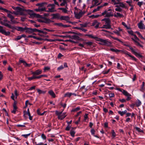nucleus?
Segmentation results:
<instances>
[{
  "instance_id": "nucleus-1",
  "label": "nucleus",
  "mask_w": 145,
  "mask_h": 145,
  "mask_svg": "<svg viewBox=\"0 0 145 145\" xmlns=\"http://www.w3.org/2000/svg\"><path fill=\"white\" fill-rule=\"evenodd\" d=\"M85 36L89 37V38L92 39H97L96 40L98 41H99L100 42L99 44L102 45H105L107 46H110L111 43L110 42L108 41V39H103L101 38H98L96 36H93L91 34H86Z\"/></svg>"
},
{
  "instance_id": "nucleus-2",
  "label": "nucleus",
  "mask_w": 145,
  "mask_h": 145,
  "mask_svg": "<svg viewBox=\"0 0 145 145\" xmlns=\"http://www.w3.org/2000/svg\"><path fill=\"white\" fill-rule=\"evenodd\" d=\"M55 5L54 4H49L47 5V7H48V10L46 12H56L55 9Z\"/></svg>"
},
{
  "instance_id": "nucleus-3",
  "label": "nucleus",
  "mask_w": 145,
  "mask_h": 145,
  "mask_svg": "<svg viewBox=\"0 0 145 145\" xmlns=\"http://www.w3.org/2000/svg\"><path fill=\"white\" fill-rule=\"evenodd\" d=\"M62 112H59L57 111H56V114L58 116V118L59 119L62 120L66 116V113H64L61 114Z\"/></svg>"
},
{
  "instance_id": "nucleus-4",
  "label": "nucleus",
  "mask_w": 145,
  "mask_h": 145,
  "mask_svg": "<svg viewBox=\"0 0 145 145\" xmlns=\"http://www.w3.org/2000/svg\"><path fill=\"white\" fill-rule=\"evenodd\" d=\"M133 36L134 37V38H131V39L136 44L137 46H140V47H143V46L140 44V43L138 42V41H140L139 39L135 35H134Z\"/></svg>"
},
{
  "instance_id": "nucleus-5",
  "label": "nucleus",
  "mask_w": 145,
  "mask_h": 145,
  "mask_svg": "<svg viewBox=\"0 0 145 145\" xmlns=\"http://www.w3.org/2000/svg\"><path fill=\"white\" fill-rule=\"evenodd\" d=\"M121 53L125 54L126 56H127L131 57L132 58L133 60L136 61L137 59L134 56H132L131 55L130 53L129 52L126 50H121Z\"/></svg>"
},
{
  "instance_id": "nucleus-6",
  "label": "nucleus",
  "mask_w": 145,
  "mask_h": 145,
  "mask_svg": "<svg viewBox=\"0 0 145 145\" xmlns=\"http://www.w3.org/2000/svg\"><path fill=\"white\" fill-rule=\"evenodd\" d=\"M22 11H25L27 12L28 14H29L31 16L35 17L36 15V14L33 13V11L31 10L25 9H22Z\"/></svg>"
},
{
  "instance_id": "nucleus-7",
  "label": "nucleus",
  "mask_w": 145,
  "mask_h": 145,
  "mask_svg": "<svg viewBox=\"0 0 145 145\" xmlns=\"http://www.w3.org/2000/svg\"><path fill=\"white\" fill-rule=\"evenodd\" d=\"M0 32L6 36H8L10 35V32L9 31L6 32L3 29V27L0 26Z\"/></svg>"
},
{
  "instance_id": "nucleus-8",
  "label": "nucleus",
  "mask_w": 145,
  "mask_h": 145,
  "mask_svg": "<svg viewBox=\"0 0 145 145\" xmlns=\"http://www.w3.org/2000/svg\"><path fill=\"white\" fill-rule=\"evenodd\" d=\"M100 24V23L98 22L97 20H95L92 23L91 26H94L95 28L97 29L99 28Z\"/></svg>"
},
{
  "instance_id": "nucleus-9",
  "label": "nucleus",
  "mask_w": 145,
  "mask_h": 145,
  "mask_svg": "<svg viewBox=\"0 0 145 145\" xmlns=\"http://www.w3.org/2000/svg\"><path fill=\"white\" fill-rule=\"evenodd\" d=\"M0 23L1 24L4 25L5 26H7L9 28L13 29L14 28V27L11 26L8 23H5L3 22L2 21H1Z\"/></svg>"
},
{
  "instance_id": "nucleus-10",
  "label": "nucleus",
  "mask_w": 145,
  "mask_h": 145,
  "mask_svg": "<svg viewBox=\"0 0 145 145\" xmlns=\"http://www.w3.org/2000/svg\"><path fill=\"white\" fill-rule=\"evenodd\" d=\"M19 62L20 63H23V65L25 67H29L30 66V64H27L26 62L22 58H20Z\"/></svg>"
},
{
  "instance_id": "nucleus-11",
  "label": "nucleus",
  "mask_w": 145,
  "mask_h": 145,
  "mask_svg": "<svg viewBox=\"0 0 145 145\" xmlns=\"http://www.w3.org/2000/svg\"><path fill=\"white\" fill-rule=\"evenodd\" d=\"M42 73V71L41 70L38 69L35 72H32V74H33V76H36Z\"/></svg>"
},
{
  "instance_id": "nucleus-12",
  "label": "nucleus",
  "mask_w": 145,
  "mask_h": 145,
  "mask_svg": "<svg viewBox=\"0 0 145 145\" xmlns=\"http://www.w3.org/2000/svg\"><path fill=\"white\" fill-rule=\"evenodd\" d=\"M111 37L114 39L120 42L123 43V44L124 46L128 47L129 48L130 47V46L129 45V44H126V43H125L124 42H123L122 41H121V40H120L118 38H116V37H115L113 36H111Z\"/></svg>"
},
{
  "instance_id": "nucleus-13",
  "label": "nucleus",
  "mask_w": 145,
  "mask_h": 145,
  "mask_svg": "<svg viewBox=\"0 0 145 145\" xmlns=\"http://www.w3.org/2000/svg\"><path fill=\"white\" fill-rule=\"evenodd\" d=\"M53 16L52 19H59L60 18V15L59 14H54L52 15Z\"/></svg>"
},
{
  "instance_id": "nucleus-14",
  "label": "nucleus",
  "mask_w": 145,
  "mask_h": 145,
  "mask_svg": "<svg viewBox=\"0 0 145 145\" xmlns=\"http://www.w3.org/2000/svg\"><path fill=\"white\" fill-rule=\"evenodd\" d=\"M84 13H83L81 11L79 13H77L75 15V16L76 18L79 19L82 17Z\"/></svg>"
},
{
  "instance_id": "nucleus-15",
  "label": "nucleus",
  "mask_w": 145,
  "mask_h": 145,
  "mask_svg": "<svg viewBox=\"0 0 145 145\" xmlns=\"http://www.w3.org/2000/svg\"><path fill=\"white\" fill-rule=\"evenodd\" d=\"M139 28L140 29H145V25L142 23V21L140 22L138 24Z\"/></svg>"
},
{
  "instance_id": "nucleus-16",
  "label": "nucleus",
  "mask_w": 145,
  "mask_h": 145,
  "mask_svg": "<svg viewBox=\"0 0 145 145\" xmlns=\"http://www.w3.org/2000/svg\"><path fill=\"white\" fill-rule=\"evenodd\" d=\"M61 20H64L67 21L70 19V18L67 16H61L60 18Z\"/></svg>"
},
{
  "instance_id": "nucleus-17",
  "label": "nucleus",
  "mask_w": 145,
  "mask_h": 145,
  "mask_svg": "<svg viewBox=\"0 0 145 145\" xmlns=\"http://www.w3.org/2000/svg\"><path fill=\"white\" fill-rule=\"evenodd\" d=\"M25 30L26 31V33H28L29 34L32 33V28H31L25 27Z\"/></svg>"
},
{
  "instance_id": "nucleus-18",
  "label": "nucleus",
  "mask_w": 145,
  "mask_h": 145,
  "mask_svg": "<svg viewBox=\"0 0 145 145\" xmlns=\"http://www.w3.org/2000/svg\"><path fill=\"white\" fill-rule=\"evenodd\" d=\"M43 22L46 24H49L52 22H53L50 20V19L46 18H44L43 19Z\"/></svg>"
},
{
  "instance_id": "nucleus-19",
  "label": "nucleus",
  "mask_w": 145,
  "mask_h": 145,
  "mask_svg": "<svg viewBox=\"0 0 145 145\" xmlns=\"http://www.w3.org/2000/svg\"><path fill=\"white\" fill-rule=\"evenodd\" d=\"M12 8L14 10H17V11L19 12L22 11V8L19 7H14L12 6Z\"/></svg>"
},
{
  "instance_id": "nucleus-20",
  "label": "nucleus",
  "mask_w": 145,
  "mask_h": 145,
  "mask_svg": "<svg viewBox=\"0 0 145 145\" xmlns=\"http://www.w3.org/2000/svg\"><path fill=\"white\" fill-rule=\"evenodd\" d=\"M122 93L124 95L126 96H130L131 95L127 91L123 89Z\"/></svg>"
},
{
  "instance_id": "nucleus-21",
  "label": "nucleus",
  "mask_w": 145,
  "mask_h": 145,
  "mask_svg": "<svg viewBox=\"0 0 145 145\" xmlns=\"http://www.w3.org/2000/svg\"><path fill=\"white\" fill-rule=\"evenodd\" d=\"M16 29L18 31L23 32L25 30V27L24 28H23L20 27H17Z\"/></svg>"
},
{
  "instance_id": "nucleus-22",
  "label": "nucleus",
  "mask_w": 145,
  "mask_h": 145,
  "mask_svg": "<svg viewBox=\"0 0 145 145\" xmlns=\"http://www.w3.org/2000/svg\"><path fill=\"white\" fill-rule=\"evenodd\" d=\"M80 38L76 34L72 35V39L75 40H80Z\"/></svg>"
},
{
  "instance_id": "nucleus-23",
  "label": "nucleus",
  "mask_w": 145,
  "mask_h": 145,
  "mask_svg": "<svg viewBox=\"0 0 145 145\" xmlns=\"http://www.w3.org/2000/svg\"><path fill=\"white\" fill-rule=\"evenodd\" d=\"M49 94L52 96L53 98H55L56 95L54 92L52 90H50L48 92Z\"/></svg>"
},
{
  "instance_id": "nucleus-24",
  "label": "nucleus",
  "mask_w": 145,
  "mask_h": 145,
  "mask_svg": "<svg viewBox=\"0 0 145 145\" xmlns=\"http://www.w3.org/2000/svg\"><path fill=\"white\" fill-rule=\"evenodd\" d=\"M110 50L113 52H115L117 53L121 52V50H118L117 49L111 48L110 49Z\"/></svg>"
},
{
  "instance_id": "nucleus-25",
  "label": "nucleus",
  "mask_w": 145,
  "mask_h": 145,
  "mask_svg": "<svg viewBox=\"0 0 145 145\" xmlns=\"http://www.w3.org/2000/svg\"><path fill=\"white\" fill-rule=\"evenodd\" d=\"M63 2L61 3L60 4V6H65V5H66V8H67V2L66 1V0H63Z\"/></svg>"
},
{
  "instance_id": "nucleus-26",
  "label": "nucleus",
  "mask_w": 145,
  "mask_h": 145,
  "mask_svg": "<svg viewBox=\"0 0 145 145\" xmlns=\"http://www.w3.org/2000/svg\"><path fill=\"white\" fill-rule=\"evenodd\" d=\"M102 20L105 21V24H110V20L109 18H105Z\"/></svg>"
},
{
  "instance_id": "nucleus-27",
  "label": "nucleus",
  "mask_w": 145,
  "mask_h": 145,
  "mask_svg": "<svg viewBox=\"0 0 145 145\" xmlns=\"http://www.w3.org/2000/svg\"><path fill=\"white\" fill-rule=\"evenodd\" d=\"M114 16L115 17H117V18H118V17H122L123 16L122 14H121L120 13H118V12H117V13H116V14H114Z\"/></svg>"
},
{
  "instance_id": "nucleus-28",
  "label": "nucleus",
  "mask_w": 145,
  "mask_h": 145,
  "mask_svg": "<svg viewBox=\"0 0 145 145\" xmlns=\"http://www.w3.org/2000/svg\"><path fill=\"white\" fill-rule=\"evenodd\" d=\"M67 8L66 7L65 8H58V10H62V11L65 13H67Z\"/></svg>"
},
{
  "instance_id": "nucleus-29",
  "label": "nucleus",
  "mask_w": 145,
  "mask_h": 145,
  "mask_svg": "<svg viewBox=\"0 0 145 145\" xmlns=\"http://www.w3.org/2000/svg\"><path fill=\"white\" fill-rule=\"evenodd\" d=\"M37 92L39 94H45L46 92V91H44L43 90H41L39 89H37Z\"/></svg>"
},
{
  "instance_id": "nucleus-30",
  "label": "nucleus",
  "mask_w": 145,
  "mask_h": 145,
  "mask_svg": "<svg viewBox=\"0 0 145 145\" xmlns=\"http://www.w3.org/2000/svg\"><path fill=\"white\" fill-rule=\"evenodd\" d=\"M71 96V93L68 92L65 94L64 97L70 98Z\"/></svg>"
},
{
  "instance_id": "nucleus-31",
  "label": "nucleus",
  "mask_w": 145,
  "mask_h": 145,
  "mask_svg": "<svg viewBox=\"0 0 145 145\" xmlns=\"http://www.w3.org/2000/svg\"><path fill=\"white\" fill-rule=\"evenodd\" d=\"M135 33L138 35V37H140L141 39H144L145 40V39L143 37L142 35L141 34L139 31H137Z\"/></svg>"
},
{
  "instance_id": "nucleus-32",
  "label": "nucleus",
  "mask_w": 145,
  "mask_h": 145,
  "mask_svg": "<svg viewBox=\"0 0 145 145\" xmlns=\"http://www.w3.org/2000/svg\"><path fill=\"white\" fill-rule=\"evenodd\" d=\"M136 130L139 133H144V131L141 129L140 128L137 127H135Z\"/></svg>"
},
{
  "instance_id": "nucleus-33",
  "label": "nucleus",
  "mask_w": 145,
  "mask_h": 145,
  "mask_svg": "<svg viewBox=\"0 0 145 145\" xmlns=\"http://www.w3.org/2000/svg\"><path fill=\"white\" fill-rule=\"evenodd\" d=\"M116 7H117V8H115V10L116 11L118 12H121L122 11V9L119 7V6L117 5L116 6Z\"/></svg>"
},
{
  "instance_id": "nucleus-34",
  "label": "nucleus",
  "mask_w": 145,
  "mask_h": 145,
  "mask_svg": "<svg viewBox=\"0 0 145 145\" xmlns=\"http://www.w3.org/2000/svg\"><path fill=\"white\" fill-rule=\"evenodd\" d=\"M46 112L45 111H44L42 113H41L40 112V110L39 109H38L37 110V114H38V115H40V116H42V115H44V113Z\"/></svg>"
},
{
  "instance_id": "nucleus-35",
  "label": "nucleus",
  "mask_w": 145,
  "mask_h": 145,
  "mask_svg": "<svg viewBox=\"0 0 145 145\" xmlns=\"http://www.w3.org/2000/svg\"><path fill=\"white\" fill-rule=\"evenodd\" d=\"M7 16L10 19V20L14 19V17L12 14L10 13H8L7 14Z\"/></svg>"
},
{
  "instance_id": "nucleus-36",
  "label": "nucleus",
  "mask_w": 145,
  "mask_h": 145,
  "mask_svg": "<svg viewBox=\"0 0 145 145\" xmlns=\"http://www.w3.org/2000/svg\"><path fill=\"white\" fill-rule=\"evenodd\" d=\"M113 14H111V12H106L105 16L106 17H110V16H112Z\"/></svg>"
},
{
  "instance_id": "nucleus-37",
  "label": "nucleus",
  "mask_w": 145,
  "mask_h": 145,
  "mask_svg": "<svg viewBox=\"0 0 145 145\" xmlns=\"http://www.w3.org/2000/svg\"><path fill=\"white\" fill-rule=\"evenodd\" d=\"M141 104V103L140 101L139 100L135 103V104L137 107H138L140 106Z\"/></svg>"
},
{
  "instance_id": "nucleus-38",
  "label": "nucleus",
  "mask_w": 145,
  "mask_h": 145,
  "mask_svg": "<svg viewBox=\"0 0 145 145\" xmlns=\"http://www.w3.org/2000/svg\"><path fill=\"white\" fill-rule=\"evenodd\" d=\"M42 29L44 30H46L49 32H54V30L49 29L45 28H43Z\"/></svg>"
},
{
  "instance_id": "nucleus-39",
  "label": "nucleus",
  "mask_w": 145,
  "mask_h": 145,
  "mask_svg": "<svg viewBox=\"0 0 145 145\" xmlns=\"http://www.w3.org/2000/svg\"><path fill=\"white\" fill-rule=\"evenodd\" d=\"M102 7V6H98L97 7V8L94 9V10H93V12H95L97 11H98L100 8H101Z\"/></svg>"
},
{
  "instance_id": "nucleus-40",
  "label": "nucleus",
  "mask_w": 145,
  "mask_h": 145,
  "mask_svg": "<svg viewBox=\"0 0 145 145\" xmlns=\"http://www.w3.org/2000/svg\"><path fill=\"white\" fill-rule=\"evenodd\" d=\"M85 44H86L87 46H91L92 45L93 42H91L89 41L84 43Z\"/></svg>"
},
{
  "instance_id": "nucleus-41",
  "label": "nucleus",
  "mask_w": 145,
  "mask_h": 145,
  "mask_svg": "<svg viewBox=\"0 0 145 145\" xmlns=\"http://www.w3.org/2000/svg\"><path fill=\"white\" fill-rule=\"evenodd\" d=\"M75 133V131L73 130H71L70 131V133L71 135L73 137H74Z\"/></svg>"
},
{
  "instance_id": "nucleus-42",
  "label": "nucleus",
  "mask_w": 145,
  "mask_h": 145,
  "mask_svg": "<svg viewBox=\"0 0 145 145\" xmlns=\"http://www.w3.org/2000/svg\"><path fill=\"white\" fill-rule=\"evenodd\" d=\"M26 124V123H24V125L18 124L16 125V126L19 127H25V125Z\"/></svg>"
},
{
  "instance_id": "nucleus-43",
  "label": "nucleus",
  "mask_w": 145,
  "mask_h": 145,
  "mask_svg": "<svg viewBox=\"0 0 145 145\" xmlns=\"http://www.w3.org/2000/svg\"><path fill=\"white\" fill-rule=\"evenodd\" d=\"M129 48L131 52L135 54L136 52L135 50L131 46H130Z\"/></svg>"
},
{
  "instance_id": "nucleus-44",
  "label": "nucleus",
  "mask_w": 145,
  "mask_h": 145,
  "mask_svg": "<svg viewBox=\"0 0 145 145\" xmlns=\"http://www.w3.org/2000/svg\"><path fill=\"white\" fill-rule=\"evenodd\" d=\"M105 26L104 27H105V28L106 29H110L111 28V25L110 24H106V25H105Z\"/></svg>"
},
{
  "instance_id": "nucleus-45",
  "label": "nucleus",
  "mask_w": 145,
  "mask_h": 145,
  "mask_svg": "<svg viewBox=\"0 0 145 145\" xmlns=\"http://www.w3.org/2000/svg\"><path fill=\"white\" fill-rule=\"evenodd\" d=\"M0 10H4L5 12L8 13V12H10L9 10H7V9L5 8H2V7H0Z\"/></svg>"
},
{
  "instance_id": "nucleus-46",
  "label": "nucleus",
  "mask_w": 145,
  "mask_h": 145,
  "mask_svg": "<svg viewBox=\"0 0 145 145\" xmlns=\"http://www.w3.org/2000/svg\"><path fill=\"white\" fill-rule=\"evenodd\" d=\"M88 24V23H85L84 24H80V25L81 27H86L87 26Z\"/></svg>"
},
{
  "instance_id": "nucleus-47",
  "label": "nucleus",
  "mask_w": 145,
  "mask_h": 145,
  "mask_svg": "<svg viewBox=\"0 0 145 145\" xmlns=\"http://www.w3.org/2000/svg\"><path fill=\"white\" fill-rule=\"evenodd\" d=\"M80 109V108L79 107H77L76 108L73 109L72 110V112H76L79 110Z\"/></svg>"
},
{
  "instance_id": "nucleus-48",
  "label": "nucleus",
  "mask_w": 145,
  "mask_h": 145,
  "mask_svg": "<svg viewBox=\"0 0 145 145\" xmlns=\"http://www.w3.org/2000/svg\"><path fill=\"white\" fill-rule=\"evenodd\" d=\"M43 75H41L38 76H34L35 79L40 78L43 77Z\"/></svg>"
},
{
  "instance_id": "nucleus-49",
  "label": "nucleus",
  "mask_w": 145,
  "mask_h": 145,
  "mask_svg": "<svg viewBox=\"0 0 145 145\" xmlns=\"http://www.w3.org/2000/svg\"><path fill=\"white\" fill-rule=\"evenodd\" d=\"M13 109L15 110H17V107L16 105V101H15L14 102L13 104Z\"/></svg>"
},
{
  "instance_id": "nucleus-50",
  "label": "nucleus",
  "mask_w": 145,
  "mask_h": 145,
  "mask_svg": "<svg viewBox=\"0 0 145 145\" xmlns=\"http://www.w3.org/2000/svg\"><path fill=\"white\" fill-rule=\"evenodd\" d=\"M39 12H41L43 11H46V9L45 8H40L39 7Z\"/></svg>"
},
{
  "instance_id": "nucleus-51",
  "label": "nucleus",
  "mask_w": 145,
  "mask_h": 145,
  "mask_svg": "<svg viewBox=\"0 0 145 145\" xmlns=\"http://www.w3.org/2000/svg\"><path fill=\"white\" fill-rule=\"evenodd\" d=\"M112 136L114 137H115L116 136V134L114 132V130H112Z\"/></svg>"
},
{
  "instance_id": "nucleus-52",
  "label": "nucleus",
  "mask_w": 145,
  "mask_h": 145,
  "mask_svg": "<svg viewBox=\"0 0 145 145\" xmlns=\"http://www.w3.org/2000/svg\"><path fill=\"white\" fill-rule=\"evenodd\" d=\"M113 32L116 34L118 35H120V32L117 30L113 31Z\"/></svg>"
},
{
  "instance_id": "nucleus-53",
  "label": "nucleus",
  "mask_w": 145,
  "mask_h": 145,
  "mask_svg": "<svg viewBox=\"0 0 145 145\" xmlns=\"http://www.w3.org/2000/svg\"><path fill=\"white\" fill-rule=\"evenodd\" d=\"M119 6L123 8H125V5L123 3L121 2H120Z\"/></svg>"
},
{
  "instance_id": "nucleus-54",
  "label": "nucleus",
  "mask_w": 145,
  "mask_h": 145,
  "mask_svg": "<svg viewBox=\"0 0 145 145\" xmlns=\"http://www.w3.org/2000/svg\"><path fill=\"white\" fill-rule=\"evenodd\" d=\"M118 113L121 116H123L124 114L123 112V111H118Z\"/></svg>"
},
{
  "instance_id": "nucleus-55",
  "label": "nucleus",
  "mask_w": 145,
  "mask_h": 145,
  "mask_svg": "<svg viewBox=\"0 0 145 145\" xmlns=\"http://www.w3.org/2000/svg\"><path fill=\"white\" fill-rule=\"evenodd\" d=\"M21 39V36H18L16 38L14 39V40L16 41H17L18 40H19Z\"/></svg>"
},
{
  "instance_id": "nucleus-56",
  "label": "nucleus",
  "mask_w": 145,
  "mask_h": 145,
  "mask_svg": "<svg viewBox=\"0 0 145 145\" xmlns=\"http://www.w3.org/2000/svg\"><path fill=\"white\" fill-rule=\"evenodd\" d=\"M41 137L44 140H46V136L43 133H42L41 135Z\"/></svg>"
},
{
  "instance_id": "nucleus-57",
  "label": "nucleus",
  "mask_w": 145,
  "mask_h": 145,
  "mask_svg": "<svg viewBox=\"0 0 145 145\" xmlns=\"http://www.w3.org/2000/svg\"><path fill=\"white\" fill-rule=\"evenodd\" d=\"M64 67H63V65H61L57 68V70L59 71L63 69Z\"/></svg>"
},
{
  "instance_id": "nucleus-58",
  "label": "nucleus",
  "mask_w": 145,
  "mask_h": 145,
  "mask_svg": "<svg viewBox=\"0 0 145 145\" xmlns=\"http://www.w3.org/2000/svg\"><path fill=\"white\" fill-rule=\"evenodd\" d=\"M135 55L137 57H142V56L140 54L137 53V52L135 54Z\"/></svg>"
},
{
  "instance_id": "nucleus-59",
  "label": "nucleus",
  "mask_w": 145,
  "mask_h": 145,
  "mask_svg": "<svg viewBox=\"0 0 145 145\" xmlns=\"http://www.w3.org/2000/svg\"><path fill=\"white\" fill-rule=\"evenodd\" d=\"M30 134L31 133L27 134L22 135V136L23 137H24L25 138H27V137L28 136H29L30 135Z\"/></svg>"
},
{
  "instance_id": "nucleus-60",
  "label": "nucleus",
  "mask_w": 145,
  "mask_h": 145,
  "mask_svg": "<svg viewBox=\"0 0 145 145\" xmlns=\"http://www.w3.org/2000/svg\"><path fill=\"white\" fill-rule=\"evenodd\" d=\"M28 104H29L30 105H32L30 103H29V101L28 100H27V101H25V107H27Z\"/></svg>"
},
{
  "instance_id": "nucleus-61",
  "label": "nucleus",
  "mask_w": 145,
  "mask_h": 145,
  "mask_svg": "<svg viewBox=\"0 0 145 145\" xmlns=\"http://www.w3.org/2000/svg\"><path fill=\"white\" fill-rule=\"evenodd\" d=\"M50 69V68L48 67H46L44 68V72L47 71H48Z\"/></svg>"
},
{
  "instance_id": "nucleus-62",
  "label": "nucleus",
  "mask_w": 145,
  "mask_h": 145,
  "mask_svg": "<svg viewBox=\"0 0 145 145\" xmlns=\"http://www.w3.org/2000/svg\"><path fill=\"white\" fill-rule=\"evenodd\" d=\"M44 3H38L36 5L37 6H39L40 7H42L43 5H44Z\"/></svg>"
},
{
  "instance_id": "nucleus-63",
  "label": "nucleus",
  "mask_w": 145,
  "mask_h": 145,
  "mask_svg": "<svg viewBox=\"0 0 145 145\" xmlns=\"http://www.w3.org/2000/svg\"><path fill=\"white\" fill-rule=\"evenodd\" d=\"M95 132V131L94 129H92L91 130V134L93 135H94Z\"/></svg>"
},
{
  "instance_id": "nucleus-64",
  "label": "nucleus",
  "mask_w": 145,
  "mask_h": 145,
  "mask_svg": "<svg viewBox=\"0 0 145 145\" xmlns=\"http://www.w3.org/2000/svg\"><path fill=\"white\" fill-rule=\"evenodd\" d=\"M27 78L29 80H31L35 79L34 76L33 75L32 77H27Z\"/></svg>"
}]
</instances>
